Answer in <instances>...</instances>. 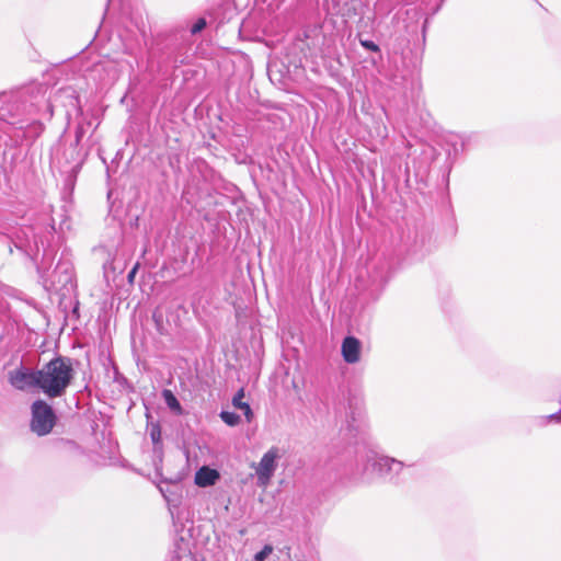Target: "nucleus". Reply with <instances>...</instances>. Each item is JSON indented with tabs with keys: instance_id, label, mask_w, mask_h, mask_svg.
<instances>
[{
	"instance_id": "obj_9",
	"label": "nucleus",
	"mask_w": 561,
	"mask_h": 561,
	"mask_svg": "<svg viewBox=\"0 0 561 561\" xmlns=\"http://www.w3.org/2000/svg\"><path fill=\"white\" fill-rule=\"evenodd\" d=\"M159 491L167 501L169 512L172 516L173 522H175V519L179 518L178 511L181 504V494L171 491L169 488L164 489L161 485H159Z\"/></svg>"
},
{
	"instance_id": "obj_24",
	"label": "nucleus",
	"mask_w": 561,
	"mask_h": 561,
	"mask_svg": "<svg viewBox=\"0 0 561 561\" xmlns=\"http://www.w3.org/2000/svg\"><path fill=\"white\" fill-rule=\"evenodd\" d=\"M264 456L266 457H270V456H277V453L274 450V449H271L268 450L267 453L264 454Z\"/></svg>"
},
{
	"instance_id": "obj_19",
	"label": "nucleus",
	"mask_w": 561,
	"mask_h": 561,
	"mask_svg": "<svg viewBox=\"0 0 561 561\" xmlns=\"http://www.w3.org/2000/svg\"><path fill=\"white\" fill-rule=\"evenodd\" d=\"M136 272H137V265H136V266H135V267H134V268L128 273V275H127V279H128V282H130V283H131V282L134 280V277H135V275H136Z\"/></svg>"
},
{
	"instance_id": "obj_17",
	"label": "nucleus",
	"mask_w": 561,
	"mask_h": 561,
	"mask_svg": "<svg viewBox=\"0 0 561 561\" xmlns=\"http://www.w3.org/2000/svg\"><path fill=\"white\" fill-rule=\"evenodd\" d=\"M84 134H85L84 126L81 125V124L78 125L77 128H76V135H75V137H76V146H78L80 144V141L83 138Z\"/></svg>"
},
{
	"instance_id": "obj_13",
	"label": "nucleus",
	"mask_w": 561,
	"mask_h": 561,
	"mask_svg": "<svg viewBox=\"0 0 561 561\" xmlns=\"http://www.w3.org/2000/svg\"><path fill=\"white\" fill-rule=\"evenodd\" d=\"M220 419L229 426H236L240 423V416L230 411H221Z\"/></svg>"
},
{
	"instance_id": "obj_6",
	"label": "nucleus",
	"mask_w": 561,
	"mask_h": 561,
	"mask_svg": "<svg viewBox=\"0 0 561 561\" xmlns=\"http://www.w3.org/2000/svg\"><path fill=\"white\" fill-rule=\"evenodd\" d=\"M276 458H261L257 463H252L256 477V484L260 488H267L277 469Z\"/></svg>"
},
{
	"instance_id": "obj_21",
	"label": "nucleus",
	"mask_w": 561,
	"mask_h": 561,
	"mask_svg": "<svg viewBox=\"0 0 561 561\" xmlns=\"http://www.w3.org/2000/svg\"><path fill=\"white\" fill-rule=\"evenodd\" d=\"M133 470L136 471L140 476H150L149 471H145L142 469H133Z\"/></svg>"
},
{
	"instance_id": "obj_12",
	"label": "nucleus",
	"mask_w": 561,
	"mask_h": 561,
	"mask_svg": "<svg viewBox=\"0 0 561 561\" xmlns=\"http://www.w3.org/2000/svg\"><path fill=\"white\" fill-rule=\"evenodd\" d=\"M162 397L164 399L165 404L175 412L181 411V404L171 390L164 389L162 391Z\"/></svg>"
},
{
	"instance_id": "obj_23",
	"label": "nucleus",
	"mask_w": 561,
	"mask_h": 561,
	"mask_svg": "<svg viewBox=\"0 0 561 561\" xmlns=\"http://www.w3.org/2000/svg\"><path fill=\"white\" fill-rule=\"evenodd\" d=\"M378 134H379L381 137H387V135H388L387 127H386V126H383V127H382V131L380 130Z\"/></svg>"
},
{
	"instance_id": "obj_14",
	"label": "nucleus",
	"mask_w": 561,
	"mask_h": 561,
	"mask_svg": "<svg viewBox=\"0 0 561 561\" xmlns=\"http://www.w3.org/2000/svg\"><path fill=\"white\" fill-rule=\"evenodd\" d=\"M272 552L273 547L271 545H266L261 551L254 554V561H265Z\"/></svg>"
},
{
	"instance_id": "obj_20",
	"label": "nucleus",
	"mask_w": 561,
	"mask_h": 561,
	"mask_svg": "<svg viewBox=\"0 0 561 561\" xmlns=\"http://www.w3.org/2000/svg\"><path fill=\"white\" fill-rule=\"evenodd\" d=\"M117 466H119L122 468H129V465H128L127 460H125V459L119 460Z\"/></svg>"
},
{
	"instance_id": "obj_7",
	"label": "nucleus",
	"mask_w": 561,
	"mask_h": 561,
	"mask_svg": "<svg viewBox=\"0 0 561 561\" xmlns=\"http://www.w3.org/2000/svg\"><path fill=\"white\" fill-rule=\"evenodd\" d=\"M362 343L355 336H346L341 346L342 357L347 364H356L360 359Z\"/></svg>"
},
{
	"instance_id": "obj_10",
	"label": "nucleus",
	"mask_w": 561,
	"mask_h": 561,
	"mask_svg": "<svg viewBox=\"0 0 561 561\" xmlns=\"http://www.w3.org/2000/svg\"><path fill=\"white\" fill-rule=\"evenodd\" d=\"M51 285L55 286L56 283L66 285L72 279V268L68 263H59L55 267L53 272Z\"/></svg>"
},
{
	"instance_id": "obj_26",
	"label": "nucleus",
	"mask_w": 561,
	"mask_h": 561,
	"mask_svg": "<svg viewBox=\"0 0 561 561\" xmlns=\"http://www.w3.org/2000/svg\"><path fill=\"white\" fill-rule=\"evenodd\" d=\"M181 479H182V477H181V476H178V477L174 479V481H180Z\"/></svg>"
},
{
	"instance_id": "obj_25",
	"label": "nucleus",
	"mask_w": 561,
	"mask_h": 561,
	"mask_svg": "<svg viewBox=\"0 0 561 561\" xmlns=\"http://www.w3.org/2000/svg\"><path fill=\"white\" fill-rule=\"evenodd\" d=\"M0 118L7 121V115L0 111Z\"/></svg>"
},
{
	"instance_id": "obj_15",
	"label": "nucleus",
	"mask_w": 561,
	"mask_h": 561,
	"mask_svg": "<svg viewBox=\"0 0 561 561\" xmlns=\"http://www.w3.org/2000/svg\"><path fill=\"white\" fill-rule=\"evenodd\" d=\"M359 43L364 48H366L370 51H375V53L379 51V46L373 41L360 39Z\"/></svg>"
},
{
	"instance_id": "obj_18",
	"label": "nucleus",
	"mask_w": 561,
	"mask_h": 561,
	"mask_svg": "<svg viewBox=\"0 0 561 561\" xmlns=\"http://www.w3.org/2000/svg\"><path fill=\"white\" fill-rule=\"evenodd\" d=\"M174 561H196L195 558L190 552H183L176 554Z\"/></svg>"
},
{
	"instance_id": "obj_1",
	"label": "nucleus",
	"mask_w": 561,
	"mask_h": 561,
	"mask_svg": "<svg viewBox=\"0 0 561 561\" xmlns=\"http://www.w3.org/2000/svg\"><path fill=\"white\" fill-rule=\"evenodd\" d=\"M39 390L48 398H59L66 393L75 377L72 362L57 356L37 369Z\"/></svg>"
},
{
	"instance_id": "obj_5",
	"label": "nucleus",
	"mask_w": 561,
	"mask_h": 561,
	"mask_svg": "<svg viewBox=\"0 0 561 561\" xmlns=\"http://www.w3.org/2000/svg\"><path fill=\"white\" fill-rule=\"evenodd\" d=\"M9 382L13 388L21 391L31 390L33 388L39 389L37 370L25 367L9 371Z\"/></svg>"
},
{
	"instance_id": "obj_11",
	"label": "nucleus",
	"mask_w": 561,
	"mask_h": 561,
	"mask_svg": "<svg viewBox=\"0 0 561 561\" xmlns=\"http://www.w3.org/2000/svg\"><path fill=\"white\" fill-rule=\"evenodd\" d=\"M244 399V389L243 388H240L236 394L233 396L232 398V405L242 411L247 421L248 422H251L252 421V417H253V412H252V409L251 407L249 405V403L244 402L243 401Z\"/></svg>"
},
{
	"instance_id": "obj_16",
	"label": "nucleus",
	"mask_w": 561,
	"mask_h": 561,
	"mask_svg": "<svg viewBox=\"0 0 561 561\" xmlns=\"http://www.w3.org/2000/svg\"><path fill=\"white\" fill-rule=\"evenodd\" d=\"M206 26V21L204 19H198L192 26L191 28V33L192 34H197L199 33L201 31H203Z\"/></svg>"
},
{
	"instance_id": "obj_3",
	"label": "nucleus",
	"mask_w": 561,
	"mask_h": 561,
	"mask_svg": "<svg viewBox=\"0 0 561 561\" xmlns=\"http://www.w3.org/2000/svg\"><path fill=\"white\" fill-rule=\"evenodd\" d=\"M31 431L37 436L49 434L57 422L53 408L44 400H35L31 405Z\"/></svg>"
},
{
	"instance_id": "obj_8",
	"label": "nucleus",
	"mask_w": 561,
	"mask_h": 561,
	"mask_svg": "<svg viewBox=\"0 0 561 561\" xmlns=\"http://www.w3.org/2000/svg\"><path fill=\"white\" fill-rule=\"evenodd\" d=\"M220 479L217 469L208 466H202L195 473L194 483L199 488H208L215 485Z\"/></svg>"
},
{
	"instance_id": "obj_22",
	"label": "nucleus",
	"mask_w": 561,
	"mask_h": 561,
	"mask_svg": "<svg viewBox=\"0 0 561 561\" xmlns=\"http://www.w3.org/2000/svg\"><path fill=\"white\" fill-rule=\"evenodd\" d=\"M3 98H4V99H5V101H8V102H11V101H13V100H15V99H16V96H15V95H13V94H10V95L4 94V95H3Z\"/></svg>"
},
{
	"instance_id": "obj_2",
	"label": "nucleus",
	"mask_w": 561,
	"mask_h": 561,
	"mask_svg": "<svg viewBox=\"0 0 561 561\" xmlns=\"http://www.w3.org/2000/svg\"><path fill=\"white\" fill-rule=\"evenodd\" d=\"M341 433L348 444L355 445L356 453L367 450L374 455L380 451L379 444L370 432V424L366 411L360 407H350L346 415L345 425L342 427Z\"/></svg>"
},
{
	"instance_id": "obj_4",
	"label": "nucleus",
	"mask_w": 561,
	"mask_h": 561,
	"mask_svg": "<svg viewBox=\"0 0 561 561\" xmlns=\"http://www.w3.org/2000/svg\"><path fill=\"white\" fill-rule=\"evenodd\" d=\"M403 468V463L397 458H366L364 476L367 480H391Z\"/></svg>"
}]
</instances>
